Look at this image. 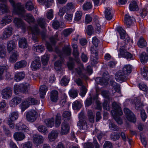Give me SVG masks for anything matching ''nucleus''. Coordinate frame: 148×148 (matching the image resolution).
Returning <instances> with one entry per match:
<instances>
[{
  "label": "nucleus",
  "mask_w": 148,
  "mask_h": 148,
  "mask_svg": "<svg viewBox=\"0 0 148 148\" xmlns=\"http://www.w3.org/2000/svg\"><path fill=\"white\" fill-rule=\"evenodd\" d=\"M92 4L91 2L87 1L83 5V9L84 11L88 10L92 8Z\"/></svg>",
  "instance_id": "obj_44"
},
{
  "label": "nucleus",
  "mask_w": 148,
  "mask_h": 148,
  "mask_svg": "<svg viewBox=\"0 0 148 148\" xmlns=\"http://www.w3.org/2000/svg\"><path fill=\"white\" fill-rule=\"evenodd\" d=\"M25 19L29 23H34V19L32 14H26L24 17Z\"/></svg>",
  "instance_id": "obj_41"
},
{
  "label": "nucleus",
  "mask_w": 148,
  "mask_h": 148,
  "mask_svg": "<svg viewBox=\"0 0 148 148\" xmlns=\"http://www.w3.org/2000/svg\"><path fill=\"white\" fill-rule=\"evenodd\" d=\"M115 78L117 81L122 82L125 81L127 79V75L121 70L116 73Z\"/></svg>",
  "instance_id": "obj_10"
},
{
  "label": "nucleus",
  "mask_w": 148,
  "mask_h": 148,
  "mask_svg": "<svg viewBox=\"0 0 148 148\" xmlns=\"http://www.w3.org/2000/svg\"><path fill=\"white\" fill-rule=\"evenodd\" d=\"M16 128L19 130H22L25 132H27L29 131L28 127L22 123H19L16 125Z\"/></svg>",
  "instance_id": "obj_30"
},
{
  "label": "nucleus",
  "mask_w": 148,
  "mask_h": 148,
  "mask_svg": "<svg viewBox=\"0 0 148 148\" xmlns=\"http://www.w3.org/2000/svg\"><path fill=\"white\" fill-rule=\"evenodd\" d=\"M69 126L67 123L63 122L61 126V134L65 135L67 134L69 132Z\"/></svg>",
  "instance_id": "obj_18"
},
{
  "label": "nucleus",
  "mask_w": 148,
  "mask_h": 148,
  "mask_svg": "<svg viewBox=\"0 0 148 148\" xmlns=\"http://www.w3.org/2000/svg\"><path fill=\"white\" fill-rule=\"evenodd\" d=\"M58 135V133L57 131L52 130L48 134V139L50 141H53L57 138Z\"/></svg>",
  "instance_id": "obj_25"
},
{
  "label": "nucleus",
  "mask_w": 148,
  "mask_h": 148,
  "mask_svg": "<svg viewBox=\"0 0 148 148\" xmlns=\"http://www.w3.org/2000/svg\"><path fill=\"white\" fill-rule=\"evenodd\" d=\"M137 44L138 47L141 48L146 47L147 45L146 41L142 37L140 38Z\"/></svg>",
  "instance_id": "obj_39"
},
{
  "label": "nucleus",
  "mask_w": 148,
  "mask_h": 148,
  "mask_svg": "<svg viewBox=\"0 0 148 148\" xmlns=\"http://www.w3.org/2000/svg\"><path fill=\"white\" fill-rule=\"evenodd\" d=\"M71 114V112L69 111H66L63 112L62 114L63 119L64 121L69 120L70 119Z\"/></svg>",
  "instance_id": "obj_46"
},
{
  "label": "nucleus",
  "mask_w": 148,
  "mask_h": 148,
  "mask_svg": "<svg viewBox=\"0 0 148 148\" xmlns=\"http://www.w3.org/2000/svg\"><path fill=\"white\" fill-rule=\"evenodd\" d=\"M54 119L52 118L51 119H47L44 121V122L47 127H52L54 125Z\"/></svg>",
  "instance_id": "obj_43"
},
{
  "label": "nucleus",
  "mask_w": 148,
  "mask_h": 148,
  "mask_svg": "<svg viewBox=\"0 0 148 148\" xmlns=\"http://www.w3.org/2000/svg\"><path fill=\"white\" fill-rule=\"evenodd\" d=\"M87 114L89 121L91 123H93L94 121V115L92 111L88 110Z\"/></svg>",
  "instance_id": "obj_55"
},
{
  "label": "nucleus",
  "mask_w": 148,
  "mask_h": 148,
  "mask_svg": "<svg viewBox=\"0 0 148 148\" xmlns=\"http://www.w3.org/2000/svg\"><path fill=\"white\" fill-rule=\"evenodd\" d=\"M37 23L38 25L42 28H44L46 25V22L45 19L43 18H39L37 21Z\"/></svg>",
  "instance_id": "obj_61"
},
{
  "label": "nucleus",
  "mask_w": 148,
  "mask_h": 148,
  "mask_svg": "<svg viewBox=\"0 0 148 148\" xmlns=\"http://www.w3.org/2000/svg\"><path fill=\"white\" fill-rule=\"evenodd\" d=\"M33 49L37 52L41 53L45 49L44 47L42 45L38 46L35 45L33 47Z\"/></svg>",
  "instance_id": "obj_51"
},
{
  "label": "nucleus",
  "mask_w": 148,
  "mask_h": 148,
  "mask_svg": "<svg viewBox=\"0 0 148 148\" xmlns=\"http://www.w3.org/2000/svg\"><path fill=\"white\" fill-rule=\"evenodd\" d=\"M18 58V54L17 52H15L10 56L9 58V61L12 63H14L15 62Z\"/></svg>",
  "instance_id": "obj_49"
},
{
  "label": "nucleus",
  "mask_w": 148,
  "mask_h": 148,
  "mask_svg": "<svg viewBox=\"0 0 148 148\" xmlns=\"http://www.w3.org/2000/svg\"><path fill=\"white\" fill-rule=\"evenodd\" d=\"M125 45L121 47L119 53H118L119 57V58L124 57L127 59L131 58L132 57V55L129 52L125 50Z\"/></svg>",
  "instance_id": "obj_5"
},
{
  "label": "nucleus",
  "mask_w": 148,
  "mask_h": 148,
  "mask_svg": "<svg viewBox=\"0 0 148 148\" xmlns=\"http://www.w3.org/2000/svg\"><path fill=\"white\" fill-rule=\"evenodd\" d=\"M69 94L71 97L74 98L78 95V91L76 89H72L69 91Z\"/></svg>",
  "instance_id": "obj_50"
},
{
  "label": "nucleus",
  "mask_w": 148,
  "mask_h": 148,
  "mask_svg": "<svg viewBox=\"0 0 148 148\" xmlns=\"http://www.w3.org/2000/svg\"><path fill=\"white\" fill-rule=\"evenodd\" d=\"M57 53L61 58L60 60L56 61L54 64L55 69L56 70L58 71L61 68V66L63 62V59L62 58V54H61L62 52L58 50V51H57Z\"/></svg>",
  "instance_id": "obj_16"
},
{
  "label": "nucleus",
  "mask_w": 148,
  "mask_h": 148,
  "mask_svg": "<svg viewBox=\"0 0 148 148\" xmlns=\"http://www.w3.org/2000/svg\"><path fill=\"white\" fill-rule=\"evenodd\" d=\"M21 92L23 93H27L28 92V89L29 87V84L27 83H24L20 84L19 85Z\"/></svg>",
  "instance_id": "obj_34"
},
{
  "label": "nucleus",
  "mask_w": 148,
  "mask_h": 148,
  "mask_svg": "<svg viewBox=\"0 0 148 148\" xmlns=\"http://www.w3.org/2000/svg\"><path fill=\"white\" fill-rule=\"evenodd\" d=\"M117 30L120 34V38L122 39H124L125 38L124 40L125 43L126 44L128 43L130 41V38L128 36L125 34V31L121 27H118Z\"/></svg>",
  "instance_id": "obj_8"
},
{
  "label": "nucleus",
  "mask_w": 148,
  "mask_h": 148,
  "mask_svg": "<svg viewBox=\"0 0 148 148\" xmlns=\"http://www.w3.org/2000/svg\"><path fill=\"white\" fill-rule=\"evenodd\" d=\"M133 103L135 108L137 110L140 111L143 110V108L144 105L143 103L141 102L140 99L138 98H134Z\"/></svg>",
  "instance_id": "obj_15"
},
{
  "label": "nucleus",
  "mask_w": 148,
  "mask_h": 148,
  "mask_svg": "<svg viewBox=\"0 0 148 148\" xmlns=\"http://www.w3.org/2000/svg\"><path fill=\"white\" fill-rule=\"evenodd\" d=\"M18 116V114L17 112H14L11 113L9 115V117L7 120V124L12 128H14V121L16 120Z\"/></svg>",
  "instance_id": "obj_3"
},
{
  "label": "nucleus",
  "mask_w": 148,
  "mask_h": 148,
  "mask_svg": "<svg viewBox=\"0 0 148 148\" xmlns=\"http://www.w3.org/2000/svg\"><path fill=\"white\" fill-rule=\"evenodd\" d=\"M49 55L45 54L41 58V61L43 65H45L47 64L49 59Z\"/></svg>",
  "instance_id": "obj_53"
},
{
  "label": "nucleus",
  "mask_w": 148,
  "mask_h": 148,
  "mask_svg": "<svg viewBox=\"0 0 148 148\" xmlns=\"http://www.w3.org/2000/svg\"><path fill=\"white\" fill-rule=\"evenodd\" d=\"M135 22L134 18L132 16H131L128 14L125 15V23L127 27H129L134 24Z\"/></svg>",
  "instance_id": "obj_17"
},
{
  "label": "nucleus",
  "mask_w": 148,
  "mask_h": 148,
  "mask_svg": "<svg viewBox=\"0 0 148 148\" xmlns=\"http://www.w3.org/2000/svg\"><path fill=\"white\" fill-rule=\"evenodd\" d=\"M112 9L109 8H106L105 10V16L106 18L108 20H110L112 18Z\"/></svg>",
  "instance_id": "obj_27"
},
{
  "label": "nucleus",
  "mask_w": 148,
  "mask_h": 148,
  "mask_svg": "<svg viewBox=\"0 0 148 148\" xmlns=\"http://www.w3.org/2000/svg\"><path fill=\"white\" fill-rule=\"evenodd\" d=\"M69 80V78H68L66 76H64L61 80V84L62 86H66L68 84Z\"/></svg>",
  "instance_id": "obj_54"
},
{
  "label": "nucleus",
  "mask_w": 148,
  "mask_h": 148,
  "mask_svg": "<svg viewBox=\"0 0 148 148\" xmlns=\"http://www.w3.org/2000/svg\"><path fill=\"white\" fill-rule=\"evenodd\" d=\"M131 66L130 65H127L124 66L121 71L127 75L128 74L131 73Z\"/></svg>",
  "instance_id": "obj_45"
},
{
  "label": "nucleus",
  "mask_w": 148,
  "mask_h": 148,
  "mask_svg": "<svg viewBox=\"0 0 148 148\" xmlns=\"http://www.w3.org/2000/svg\"><path fill=\"white\" fill-rule=\"evenodd\" d=\"M27 65V62L25 60H21L15 64L14 68L15 69H18L25 67Z\"/></svg>",
  "instance_id": "obj_24"
},
{
  "label": "nucleus",
  "mask_w": 148,
  "mask_h": 148,
  "mask_svg": "<svg viewBox=\"0 0 148 148\" xmlns=\"http://www.w3.org/2000/svg\"><path fill=\"white\" fill-rule=\"evenodd\" d=\"M29 29L31 31L32 34V39L35 42L38 41V38L37 35L39 34V30L38 28V26L36 25L34 27H30Z\"/></svg>",
  "instance_id": "obj_9"
},
{
  "label": "nucleus",
  "mask_w": 148,
  "mask_h": 148,
  "mask_svg": "<svg viewBox=\"0 0 148 148\" xmlns=\"http://www.w3.org/2000/svg\"><path fill=\"white\" fill-rule=\"evenodd\" d=\"M82 13L81 11H77L75 14V17L74 20L78 21L80 20L81 18Z\"/></svg>",
  "instance_id": "obj_58"
},
{
  "label": "nucleus",
  "mask_w": 148,
  "mask_h": 148,
  "mask_svg": "<svg viewBox=\"0 0 148 148\" xmlns=\"http://www.w3.org/2000/svg\"><path fill=\"white\" fill-rule=\"evenodd\" d=\"M73 48V54L77 62L79 64L80 61L79 58V52L78 50V47L77 45L73 44L72 46Z\"/></svg>",
  "instance_id": "obj_21"
},
{
  "label": "nucleus",
  "mask_w": 148,
  "mask_h": 148,
  "mask_svg": "<svg viewBox=\"0 0 148 148\" xmlns=\"http://www.w3.org/2000/svg\"><path fill=\"white\" fill-rule=\"evenodd\" d=\"M14 22L17 27H21L22 28H24L25 27V24L21 19L18 18H15L14 19Z\"/></svg>",
  "instance_id": "obj_33"
},
{
  "label": "nucleus",
  "mask_w": 148,
  "mask_h": 148,
  "mask_svg": "<svg viewBox=\"0 0 148 148\" xmlns=\"http://www.w3.org/2000/svg\"><path fill=\"white\" fill-rule=\"evenodd\" d=\"M140 61L143 64H145L147 61L148 55L145 52H143L140 54Z\"/></svg>",
  "instance_id": "obj_37"
},
{
  "label": "nucleus",
  "mask_w": 148,
  "mask_h": 148,
  "mask_svg": "<svg viewBox=\"0 0 148 148\" xmlns=\"http://www.w3.org/2000/svg\"><path fill=\"white\" fill-rule=\"evenodd\" d=\"M21 101V98L15 97L12 98L10 102V105L11 107H15L19 104Z\"/></svg>",
  "instance_id": "obj_26"
},
{
  "label": "nucleus",
  "mask_w": 148,
  "mask_h": 148,
  "mask_svg": "<svg viewBox=\"0 0 148 148\" xmlns=\"http://www.w3.org/2000/svg\"><path fill=\"white\" fill-rule=\"evenodd\" d=\"M8 68V66H7L3 65L0 66V80L3 79L4 77L3 74L7 72Z\"/></svg>",
  "instance_id": "obj_38"
},
{
  "label": "nucleus",
  "mask_w": 148,
  "mask_h": 148,
  "mask_svg": "<svg viewBox=\"0 0 148 148\" xmlns=\"http://www.w3.org/2000/svg\"><path fill=\"white\" fill-rule=\"evenodd\" d=\"M12 19V16L8 15L3 17L0 20V24L3 25H5L10 23Z\"/></svg>",
  "instance_id": "obj_22"
},
{
  "label": "nucleus",
  "mask_w": 148,
  "mask_h": 148,
  "mask_svg": "<svg viewBox=\"0 0 148 148\" xmlns=\"http://www.w3.org/2000/svg\"><path fill=\"white\" fill-rule=\"evenodd\" d=\"M38 130L42 133L45 134L47 133V129L45 126L41 125L38 127Z\"/></svg>",
  "instance_id": "obj_63"
},
{
  "label": "nucleus",
  "mask_w": 148,
  "mask_h": 148,
  "mask_svg": "<svg viewBox=\"0 0 148 148\" xmlns=\"http://www.w3.org/2000/svg\"><path fill=\"white\" fill-rule=\"evenodd\" d=\"M33 138L34 144L37 145L42 143L44 141L43 137L40 135L34 134Z\"/></svg>",
  "instance_id": "obj_20"
},
{
  "label": "nucleus",
  "mask_w": 148,
  "mask_h": 148,
  "mask_svg": "<svg viewBox=\"0 0 148 148\" xmlns=\"http://www.w3.org/2000/svg\"><path fill=\"white\" fill-rule=\"evenodd\" d=\"M29 104L27 102L26 99L20 105L22 111H25L28 107H29Z\"/></svg>",
  "instance_id": "obj_57"
},
{
  "label": "nucleus",
  "mask_w": 148,
  "mask_h": 148,
  "mask_svg": "<svg viewBox=\"0 0 148 148\" xmlns=\"http://www.w3.org/2000/svg\"><path fill=\"white\" fill-rule=\"evenodd\" d=\"M18 45L20 48H25L28 46L26 40L25 38H19L18 40Z\"/></svg>",
  "instance_id": "obj_29"
},
{
  "label": "nucleus",
  "mask_w": 148,
  "mask_h": 148,
  "mask_svg": "<svg viewBox=\"0 0 148 148\" xmlns=\"http://www.w3.org/2000/svg\"><path fill=\"white\" fill-rule=\"evenodd\" d=\"M120 136L119 134L115 132L112 133L110 135L111 139L114 141L117 140L119 139Z\"/></svg>",
  "instance_id": "obj_60"
},
{
  "label": "nucleus",
  "mask_w": 148,
  "mask_h": 148,
  "mask_svg": "<svg viewBox=\"0 0 148 148\" xmlns=\"http://www.w3.org/2000/svg\"><path fill=\"white\" fill-rule=\"evenodd\" d=\"M129 8L131 11H135L138 10L136 2L135 1H132L129 5Z\"/></svg>",
  "instance_id": "obj_40"
},
{
  "label": "nucleus",
  "mask_w": 148,
  "mask_h": 148,
  "mask_svg": "<svg viewBox=\"0 0 148 148\" xmlns=\"http://www.w3.org/2000/svg\"><path fill=\"white\" fill-rule=\"evenodd\" d=\"M58 34L56 33L54 36H53L50 38V40L51 43V44L47 42H46V45L47 49L49 51H52V45H54L57 41L58 40Z\"/></svg>",
  "instance_id": "obj_13"
},
{
  "label": "nucleus",
  "mask_w": 148,
  "mask_h": 148,
  "mask_svg": "<svg viewBox=\"0 0 148 148\" xmlns=\"http://www.w3.org/2000/svg\"><path fill=\"white\" fill-rule=\"evenodd\" d=\"M6 0H2L0 4V12L2 13H8L9 11V7L6 3Z\"/></svg>",
  "instance_id": "obj_19"
},
{
  "label": "nucleus",
  "mask_w": 148,
  "mask_h": 148,
  "mask_svg": "<svg viewBox=\"0 0 148 148\" xmlns=\"http://www.w3.org/2000/svg\"><path fill=\"white\" fill-rule=\"evenodd\" d=\"M25 77V74L24 72L22 71L16 73L14 77L15 80L18 82L23 79Z\"/></svg>",
  "instance_id": "obj_32"
},
{
  "label": "nucleus",
  "mask_w": 148,
  "mask_h": 148,
  "mask_svg": "<svg viewBox=\"0 0 148 148\" xmlns=\"http://www.w3.org/2000/svg\"><path fill=\"white\" fill-rule=\"evenodd\" d=\"M27 102H28V103L29 105H35L37 104L38 101L35 99L29 97L27 98L26 99Z\"/></svg>",
  "instance_id": "obj_48"
},
{
  "label": "nucleus",
  "mask_w": 148,
  "mask_h": 148,
  "mask_svg": "<svg viewBox=\"0 0 148 148\" xmlns=\"http://www.w3.org/2000/svg\"><path fill=\"white\" fill-rule=\"evenodd\" d=\"M84 68L82 64L80 65L79 67L76 68L75 69V72L78 74L81 78L86 80L87 79L88 77L84 73Z\"/></svg>",
  "instance_id": "obj_12"
},
{
  "label": "nucleus",
  "mask_w": 148,
  "mask_h": 148,
  "mask_svg": "<svg viewBox=\"0 0 148 148\" xmlns=\"http://www.w3.org/2000/svg\"><path fill=\"white\" fill-rule=\"evenodd\" d=\"M61 122V115L60 114H57L56 116L55 121V126L56 127H58Z\"/></svg>",
  "instance_id": "obj_52"
},
{
  "label": "nucleus",
  "mask_w": 148,
  "mask_h": 148,
  "mask_svg": "<svg viewBox=\"0 0 148 148\" xmlns=\"http://www.w3.org/2000/svg\"><path fill=\"white\" fill-rule=\"evenodd\" d=\"M25 7L29 11H31L34 8V5L32 2L29 1L26 3Z\"/></svg>",
  "instance_id": "obj_64"
},
{
  "label": "nucleus",
  "mask_w": 148,
  "mask_h": 148,
  "mask_svg": "<svg viewBox=\"0 0 148 148\" xmlns=\"http://www.w3.org/2000/svg\"><path fill=\"white\" fill-rule=\"evenodd\" d=\"M73 109L77 110L80 108L81 106L80 103L77 101H76L73 102L72 105Z\"/></svg>",
  "instance_id": "obj_62"
},
{
  "label": "nucleus",
  "mask_w": 148,
  "mask_h": 148,
  "mask_svg": "<svg viewBox=\"0 0 148 148\" xmlns=\"http://www.w3.org/2000/svg\"><path fill=\"white\" fill-rule=\"evenodd\" d=\"M58 92L55 90H53L51 92L50 99L53 102H56L58 99Z\"/></svg>",
  "instance_id": "obj_31"
},
{
  "label": "nucleus",
  "mask_w": 148,
  "mask_h": 148,
  "mask_svg": "<svg viewBox=\"0 0 148 148\" xmlns=\"http://www.w3.org/2000/svg\"><path fill=\"white\" fill-rule=\"evenodd\" d=\"M9 1L13 8L14 12L18 14H23L25 12L24 7L21 3H18L16 4L13 0H10Z\"/></svg>",
  "instance_id": "obj_2"
},
{
  "label": "nucleus",
  "mask_w": 148,
  "mask_h": 148,
  "mask_svg": "<svg viewBox=\"0 0 148 148\" xmlns=\"http://www.w3.org/2000/svg\"><path fill=\"white\" fill-rule=\"evenodd\" d=\"M58 50L60 51L62 53V58L64 56V55H69L71 53V49L69 47H64L63 49V52L61 51L58 49H56V51L57 52V51H58Z\"/></svg>",
  "instance_id": "obj_36"
},
{
  "label": "nucleus",
  "mask_w": 148,
  "mask_h": 148,
  "mask_svg": "<svg viewBox=\"0 0 148 148\" xmlns=\"http://www.w3.org/2000/svg\"><path fill=\"white\" fill-rule=\"evenodd\" d=\"M112 106L113 109L111 111V113L112 116L118 124H122V120L119 116L122 115L123 114V112L120 105L114 102L112 103Z\"/></svg>",
  "instance_id": "obj_1"
},
{
  "label": "nucleus",
  "mask_w": 148,
  "mask_h": 148,
  "mask_svg": "<svg viewBox=\"0 0 148 148\" xmlns=\"http://www.w3.org/2000/svg\"><path fill=\"white\" fill-rule=\"evenodd\" d=\"M12 88L9 87L5 88L2 90V98L4 99H9L12 96Z\"/></svg>",
  "instance_id": "obj_6"
},
{
  "label": "nucleus",
  "mask_w": 148,
  "mask_h": 148,
  "mask_svg": "<svg viewBox=\"0 0 148 148\" xmlns=\"http://www.w3.org/2000/svg\"><path fill=\"white\" fill-rule=\"evenodd\" d=\"M26 117L28 121L31 122H34L37 117V113L35 110H32L27 113Z\"/></svg>",
  "instance_id": "obj_11"
},
{
  "label": "nucleus",
  "mask_w": 148,
  "mask_h": 148,
  "mask_svg": "<svg viewBox=\"0 0 148 148\" xmlns=\"http://www.w3.org/2000/svg\"><path fill=\"white\" fill-rule=\"evenodd\" d=\"M31 66L32 70L34 71L37 70L40 68L41 63L39 57L36 58L35 60L32 63Z\"/></svg>",
  "instance_id": "obj_14"
},
{
  "label": "nucleus",
  "mask_w": 148,
  "mask_h": 148,
  "mask_svg": "<svg viewBox=\"0 0 148 148\" xmlns=\"http://www.w3.org/2000/svg\"><path fill=\"white\" fill-rule=\"evenodd\" d=\"M78 117L79 121L77 123V125L80 129L87 130L88 127L86 122L84 120V113L83 112H81L79 114Z\"/></svg>",
  "instance_id": "obj_4"
},
{
  "label": "nucleus",
  "mask_w": 148,
  "mask_h": 148,
  "mask_svg": "<svg viewBox=\"0 0 148 148\" xmlns=\"http://www.w3.org/2000/svg\"><path fill=\"white\" fill-rule=\"evenodd\" d=\"M16 45L15 42L13 40H10L8 41L7 45L8 52L10 53L14 50L16 47Z\"/></svg>",
  "instance_id": "obj_23"
},
{
  "label": "nucleus",
  "mask_w": 148,
  "mask_h": 148,
  "mask_svg": "<svg viewBox=\"0 0 148 148\" xmlns=\"http://www.w3.org/2000/svg\"><path fill=\"white\" fill-rule=\"evenodd\" d=\"M148 13V8H142L139 11L140 16L142 18H144Z\"/></svg>",
  "instance_id": "obj_47"
},
{
  "label": "nucleus",
  "mask_w": 148,
  "mask_h": 148,
  "mask_svg": "<svg viewBox=\"0 0 148 148\" xmlns=\"http://www.w3.org/2000/svg\"><path fill=\"white\" fill-rule=\"evenodd\" d=\"M124 111L126 118L129 121L134 123L136 121V119L134 114L129 109L125 108Z\"/></svg>",
  "instance_id": "obj_7"
},
{
  "label": "nucleus",
  "mask_w": 148,
  "mask_h": 148,
  "mask_svg": "<svg viewBox=\"0 0 148 148\" xmlns=\"http://www.w3.org/2000/svg\"><path fill=\"white\" fill-rule=\"evenodd\" d=\"M14 139L16 140L21 141L23 140L25 137L24 134L21 132H17L14 135Z\"/></svg>",
  "instance_id": "obj_35"
},
{
  "label": "nucleus",
  "mask_w": 148,
  "mask_h": 148,
  "mask_svg": "<svg viewBox=\"0 0 148 148\" xmlns=\"http://www.w3.org/2000/svg\"><path fill=\"white\" fill-rule=\"evenodd\" d=\"M5 48V46L0 45V57L1 58H3L5 56L6 52Z\"/></svg>",
  "instance_id": "obj_42"
},
{
  "label": "nucleus",
  "mask_w": 148,
  "mask_h": 148,
  "mask_svg": "<svg viewBox=\"0 0 148 148\" xmlns=\"http://www.w3.org/2000/svg\"><path fill=\"white\" fill-rule=\"evenodd\" d=\"M48 89L47 86L45 85L41 86L39 90L40 97L41 98H44L47 91Z\"/></svg>",
  "instance_id": "obj_28"
},
{
  "label": "nucleus",
  "mask_w": 148,
  "mask_h": 148,
  "mask_svg": "<svg viewBox=\"0 0 148 148\" xmlns=\"http://www.w3.org/2000/svg\"><path fill=\"white\" fill-rule=\"evenodd\" d=\"M141 74L143 77L146 79H147V73H148V68L147 67H144L143 69H141Z\"/></svg>",
  "instance_id": "obj_56"
},
{
  "label": "nucleus",
  "mask_w": 148,
  "mask_h": 148,
  "mask_svg": "<svg viewBox=\"0 0 148 148\" xmlns=\"http://www.w3.org/2000/svg\"><path fill=\"white\" fill-rule=\"evenodd\" d=\"M98 53L97 52H95V54L94 56H92L90 58L91 60V64L92 65L95 64L97 63V56Z\"/></svg>",
  "instance_id": "obj_59"
}]
</instances>
